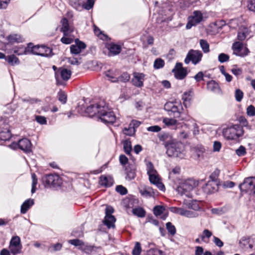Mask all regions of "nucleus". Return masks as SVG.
Instances as JSON below:
<instances>
[{
  "label": "nucleus",
  "mask_w": 255,
  "mask_h": 255,
  "mask_svg": "<svg viewBox=\"0 0 255 255\" xmlns=\"http://www.w3.org/2000/svg\"><path fill=\"white\" fill-rule=\"evenodd\" d=\"M35 120L40 125H46L47 124V120L45 117L41 116H36Z\"/></svg>",
  "instance_id": "obj_62"
},
{
  "label": "nucleus",
  "mask_w": 255,
  "mask_h": 255,
  "mask_svg": "<svg viewBox=\"0 0 255 255\" xmlns=\"http://www.w3.org/2000/svg\"><path fill=\"white\" fill-rule=\"evenodd\" d=\"M166 229L168 233L172 236H174L176 232V230L174 225L171 222H167L166 224Z\"/></svg>",
  "instance_id": "obj_49"
},
{
  "label": "nucleus",
  "mask_w": 255,
  "mask_h": 255,
  "mask_svg": "<svg viewBox=\"0 0 255 255\" xmlns=\"http://www.w3.org/2000/svg\"><path fill=\"white\" fill-rule=\"evenodd\" d=\"M207 87L208 90L213 92H216L219 89L218 84L214 80L208 82L207 84Z\"/></svg>",
  "instance_id": "obj_40"
},
{
  "label": "nucleus",
  "mask_w": 255,
  "mask_h": 255,
  "mask_svg": "<svg viewBox=\"0 0 255 255\" xmlns=\"http://www.w3.org/2000/svg\"><path fill=\"white\" fill-rule=\"evenodd\" d=\"M114 212V209L111 206H107L106 208V216L104 220V224L110 229L115 227V223L116 221L115 217L112 215Z\"/></svg>",
  "instance_id": "obj_10"
},
{
  "label": "nucleus",
  "mask_w": 255,
  "mask_h": 255,
  "mask_svg": "<svg viewBox=\"0 0 255 255\" xmlns=\"http://www.w3.org/2000/svg\"><path fill=\"white\" fill-rule=\"evenodd\" d=\"M58 100L62 104H65L67 102V97L66 93L63 91H60L58 93Z\"/></svg>",
  "instance_id": "obj_46"
},
{
  "label": "nucleus",
  "mask_w": 255,
  "mask_h": 255,
  "mask_svg": "<svg viewBox=\"0 0 255 255\" xmlns=\"http://www.w3.org/2000/svg\"><path fill=\"white\" fill-rule=\"evenodd\" d=\"M184 128L182 131H181L179 133V136L181 138L186 139L188 137L190 132L188 130H186L187 128H185L182 127Z\"/></svg>",
  "instance_id": "obj_61"
},
{
  "label": "nucleus",
  "mask_w": 255,
  "mask_h": 255,
  "mask_svg": "<svg viewBox=\"0 0 255 255\" xmlns=\"http://www.w3.org/2000/svg\"><path fill=\"white\" fill-rule=\"evenodd\" d=\"M62 247V244L60 243H57L50 246L48 249V251L50 252L58 251L61 249Z\"/></svg>",
  "instance_id": "obj_57"
},
{
  "label": "nucleus",
  "mask_w": 255,
  "mask_h": 255,
  "mask_svg": "<svg viewBox=\"0 0 255 255\" xmlns=\"http://www.w3.org/2000/svg\"><path fill=\"white\" fill-rule=\"evenodd\" d=\"M217 186L218 183L217 182L209 181L205 186H203V189L205 193L210 194L217 190Z\"/></svg>",
  "instance_id": "obj_25"
},
{
  "label": "nucleus",
  "mask_w": 255,
  "mask_h": 255,
  "mask_svg": "<svg viewBox=\"0 0 255 255\" xmlns=\"http://www.w3.org/2000/svg\"><path fill=\"white\" fill-rule=\"evenodd\" d=\"M94 4V0H87L86 2L83 0V9L89 10L93 7Z\"/></svg>",
  "instance_id": "obj_54"
},
{
  "label": "nucleus",
  "mask_w": 255,
  "mask_h": 255,
  "mask_svg": "<svg viewBox=\"0 0 255 255\" xmlns=\"http://www.w3.org/2000/svg\"><path fill=\"white\" fill-rule=\"evenodd\" d=\"M123 144L125 152L129 155L132 150L131 141L127 139L123 141Z\"/></svg>",
  "instance_id": "obj_39"
},
{
  "label": "nucleus",
  "mask_w": 255,
  "mask_h": 255,
  "mask_svg": "<svg viewBox=\"0 0 255 255\" xmlns=\"http://www.w3.org/2000/svg\"><path fill=\"white\" fill-rule=\"evenodd\" d=\"M244 130L241 125H234L232 127L225 129L223 131V135L228 139H237L243 135Z\"/></svg>",
  "instance_id": "obj_2"
},
{
  "label": "nucleus",
  "mask_w": 255,
  "mask_h": 255,
  "mask_svg": "<svg viewBox=\"0 0 255 255\" xmlns=\"http://www.w3.org/2000/svg\"><path fill=\"white\" fill-rule=\"evenodd\" d=\"M203 19V14L200 11H194L192 15L188 18V22L186 25L187 29L199 23Z\"/></svg>",
  "instance_id": "obj_12"
},
{
  "label": "nucleus",
  "mask_w": 255,
  "mask_h": 255,
  "mask_svg": "<svg viewBox=\"0 0 255 255\" xmlns=\"http://www.w3.org/2000/svg\"><path fill=\"white\" fill-rule=\"evenodd\" d=\"M235 98L237 101L241 102L244 96L243 92L240 89H237L235 93Z\"/></svg>",
  "instance_id": "obj_56"
},
{
  "label": "nucleus",
  "mask_w": 255,
  "mask_h": 255,
  "mask_svg": "<svg viewBox=\"0 0 255 255\" xmlns=\"http://www.w3.org/2000/svg\"><path fill=\"white\" fill-rule=\"evenodd\" d=\"M106 48L110 52L109 55H116L119 54L121 51V47L120 45L113 43H108L106 45Z\"/></svg>",
  "instance_id": "obj_23"
},
{
  "label": "nucleus",
  "mask_w": 255,
  "mask_h": 255,
  "mask_svg": "<svg viewBox=\"0 0 255 255\" xmlns=\"http://www.w3.org/2000/svg\"><path fill=\"white\" fill-rule=\"evenodd\" d=\"M29 47H30L28 46V44L26 47L22 46L17 48H14L13 49V52L17 55L29 54Z\"/></svg>",
  "instance_id": "obj_35"
},
{
  "label": "nucleus",
  "mask_w": 255,
  "mask_h": 255,
  "mask_svg": "<svg viewBox=\"0 0 255 255\" xmlns=\"http://www.w3.org/2000/svg\"><path fill=\"white\" fill-rule=\"evenodd\" d=\"M255 241V238L252 239L249 237H243L240 241V244L242 247L247 248V246H248L250 249H252L253 247V244L254 243Z\"/></svg>",
  "instance_id": "obj_30"
},
{
  "label": "nucleus",
  "mask_w": 255,
  "mask_h": 255,
  "mask_svg": "<svg viewBox=\"0 0 255 255\" xmlns=\"http://www.w3.org/2000/svg\"><path fill=\"white\" fill-rule=\"evenodd\" d=\"M11 137L10 131L7 129L0 130V139L1 140H8Z\"/></svg>",
  "instance_id": "obj_36"
},
{
  "label": "nucleus",
  "mask_w": 255,
  "mask_h": 255,
  "mask_svg": "<svg viewBox=\"0 0 255 255\" xmlns=\"http://www.w3.org/2000/svg\"><path fill=\"white\" fill-rule=\"evenodd\" d=\"M239 122L241 125V127H246L247 129L251 130L252 129V127L248 124L247 120L244 117H240L239 118Z\"/></svg>",
  "instance_id": "obj_48"
},
{
  "label": "nucleus",
  "mask_w": 255,
  "mask_h": 255,
  "mask_svg": "<svg viewBox=\"0 0 255 255\" xmlns=\"http://www.w3.org/2000/svg\"><path fill=\"white\" fill-rule=\"evenodd\" d=\"M198 185V181L189 178L181 181L176 188V191L180 195H185L188 197H191V192Z\"/></svg>",
  "instance_id": "obj_1"
},
{
  "label": "nucleus",
  "mask_w": 255,
  "mask_h": 255,
  "mask_svg": "<svg viewBox=\"0 0 255 255\" xmlns=\"http://www.w3.org/2000/svg\"><path fill=\"white\" fill-rule=\"evenodd\" d=\"M170 107V109L168 110L170 111L174 114V116L175 118H179L181 114V110H182V107L181 104L175 105L173 103H170L165 105V108Z\"/></svg>",
  "instance_id": "obj_24"
},
{
  "label": "nucleus",
  "mask_w": 255,
  "mask_h": 255,
  "mask_svg": "<svg viewBox=\"0 0 255 255\" xmlns=\"http://www.w3.org/2000/svg\"><path fill=\"white\" fill-rule=\"evenodd\" d=\"M233 54L240 57H245L249 54V49L240 41H237L232 45Z\"/></svg>",
  "instance_id": "obj_9"
},
{
  "label": "nucleus",
  "mask_w": 255,
  "mask_h": 255,
  "mask_svg": "<svg viewBox=\"0 0 255 255\" xmlns=\"http://www.w3.org/2000/svg\"><path fill=\"white\" fill-rule=\"evenodd\" d=\"M203 53L201 51L199 50L190 49L184 60V62L188 64L190 62L195 65L199 63L202 59Z\"/></svg>",
  "instance_id": "obj_5"
},
{
  "label": "nucleus",
  "mask_w": 255,
  "mask_h": 255,
  "mask_svg": "<svg viewBox=\"0 0 255 255\" xmlns=\"http://www.w3.org/2000/svg\"><path fill=\"white\" fill-rule=\"evenodd\" d=\"M98 119L105 124H113L116 120V116L113 111L109 108L105 103V105L102 107V111Z\"/></svg>",
  "instance_id": "obj_3"
},
{
  "label": "nucleus",
  "mask_w": 255,
  "mask_h": 255,
  "mask_svg": "<svg viewBox=\"0 0 255 255\" xmlns=\"http://www.w3.org/2000/svg\"><path fill=\"white\" fill-rule=\"evenodd\" d=\"M181 216L187 218H196L198 216V214L195 212L188 210L183 208Z\"/></svg>",
  "instance_id": "obj_41"
},
{
  "label": "nucleus",
  "mask_w": 255,
  "mask_h": 255,
  "mask_svg": "<svg viewBox=\"0 0 255 255\" xmlns=\"http://www.w3.org/2000/svg\"><path fill=\"white\" fill-rule=\"evenodd\" d=\"M165 208L162 206H156L154 207L153 211L155 216H160V218L165 220L167 217V214L164 213Z\"/></svg>",
  "instance_id": "obj_27"
},
{
  "label": "nucleus",
  "mask_w": 255,
  "mask_h": 255,
  "mask_svg": "<svg viewBox=\"0 0 255 255\" xmlns=\"http://www.w3.org/2000/svg\"><path fill=\"white\" fill-rule=\"evenodd\" d=\"M247 7L249 10L255 11V0H248Z\"/></svg>",
  "instance_id": "obj_63"
},
{
  "label": "nucleus",
  "mask_w": 255,
  "mask_h": 255,
  "mask_svg": "<svg viewBox=\"0 0 255 255\" xmlns=\"http://www.w3.org/2000/svg\"><path fill=\"white\" fill-rule=\"evenodd\" d=\"M163 123L171 129H176L180 127V124L175 119L168 118L163 119Z\"/></svg>",
  "instance_id": "obj_21"
},
{
  "label": "nucleus",
  "mask_w": 255,
  "mask_h": 255,
  "mask_svg": "<svg viewBox=\"0 0 255 255\" xmlns=\"http://www.w3.org/2000/svg\"><path fill=\"white\" fill-rule=\"evenodd\" d=\"M146 166L147 174L148 175L153 173H156V172H157L155 169L153 163L151 161H147L146 163Z\"/></svg>",
  "instance_id": "obj_45"
},
{
  "label": "nucleus",
  "mask_w": 255,
  "mask_h": 255,
  "mask_svg": "<svg viewBox=\"0 0 255 255\" xmlns=\"http://www.w3.org/2000/svg\"><path fill=\"white\" fill-rule=\"evenodd\" d=\"M135 129L129 125L128 128H125L123 130V132L125 134L128 136H131L134 134Z\"/></svg>",
  "instance_id": "obj_53"
},
{
  "label": "nucleus",
  "mask_w": 255,
  "mask_h": 255,
  "mask_svg": "<svg viewBox=\"0 0 255 255\" xmlns=\"http://www.w3.org/2000/svg\"><path fill=\"white\" fill-rule=\"evenodd\" d=\"M14 145H18L19 148L25 152H30L31 150V143L30 141L26 138L20 139L17 143H13Z\"/></svg>",
  "instance_id": "obj_19"
},
{
  "label": "nucleus",
  "mask_w": 255,
  "mask_h": 255,
  "mask_svg": "<svg viewBox=\"0 0 255 255\" xmlns=\"http://www.w3.org/2000/svg\"><path fill=\"white\" fill-rule=\"evenodd\" d=\"M70 4L76 9L81 11L83 9V0H70Z\"/></svg>",
  "instance_id": "obj_34"
},
{
  "label": "nucleus",
  "mask_w": 255,
  "mask_h": 255,
  "mask_svg": "<svg viewBox=\"0 0 255 255\" xmlns=\"http://www.w3.org/2000/svg\"><path fill=\"white\" fill-rule=\"evenodd\" d=\"M125 170L127 173V179L131 180L135 178L136 173L134 169H130L129 167H126Z\"/></svg>",
  "instance_id": "obj_44"
},
{
  "label": "nucleus",
  "mask_w": 255,
  "mask_h": 255,
  "mask_svg": "<svg viewBox=\"0 0 255 255\" xmlns=\"http://www.w3.org/2000/svg\"><path fill=\"white\" fill-rule=\"evenodd\" d=\"M247 114L248 116L252 117L255 115V107L253 105L249 106L247 109Z\"/></svg>",
  "instance_id": "obj_64"
},
{
  "label": "nucleus",
  "mask_w": 255,
  "mask_h": 255,
  "mask_svg": "<svg viewBox=\"0 0 255 255\" xmlns=\"http://www.w3.org/2000/svg\"><path fill=\"white\" fill-rule=\"evenodd\" d=\"M200 47L205 53L210 52V46L207 41L204 39H200L199 41Z\"/></svg>",
  "instance_id": "obj_42"
},
{
  "label": "nucleus",
  "mask_w": 255,
  "mask_h": 255,
  "mask_svg": "<svg viewBox=\"0 0 255 255\" xmlns=\"http://www.w3.org/2000/svg\"><path fill=\"white\" fill-rule=\"evenodd\" d=\"M164 61L161 58H158L155 60L153 67L155 69H160L164 66Z\"/></svg>",
  "instance_id": "obj_47"
},
{
  "label": "nucleus",
  "mask_w": 255,
  "mask_h": 255,
  "mask_svg": "<svg viewBox=\"0 0 255 255\" xmlns=\"http://www.w3.org/2000/svg\"><path fill=\"white\" fill-rule=\"evenodd\" d=\"M182 143L172 142L167 145L166 153L169 156L179 157L181 154Z\"/></svg>",
  "instance_id": "obj_8"
},
{
  "label": "nucleus",
  "mask_w": 255,
  "mask_h": 255,
  "mask_svg": "<svg viewBox=\"0 0 255 255\" xmlns=\"http://www.w3.org/2000/svg\"><path fill=\"white\" fill-rule=\"evenodd\" d=\"M172 72L174 74L175 77L178 80L184 79L187 75L186 68L182 67V64L177 63L176 64L175 68L173 69Z\"/></svg>",
  "instance_id": "obj_15"
},
{
  "label": "nucleus",
  "mask_w": 255,
  "mask_h": 255,
  "mask_svg": "<svg viewBox=\"0 0 255 255\" xmlns=\"http://www.w3.org/2000/svg\"><path fill=\"white\" fill-rule=\"evenodd\" d=\"M118 74L116 70L114 71L112 70H108L105 72V76L108 78L109 81L112 82H117L118 80Z\"/></svg>",
  "instance_id": "obj_33"
},
{
  "label": "nucleus",
  "mask_w": 255,
  "mask_h": 255,
  "mask_svg": "<svg viewBox=\"0 0 255 255\" xmlns=\"http://www.w3.org/2000/svg\"><path fill=\"white\" fill-rule=\"evenodd\" d=\"M99 184L103 186H110L112 185V181L111 179L108 178L105 175H102L100 177Z\"/></svg>",
  "instance_id": "obj_38"
},
{
  "label": "nucleus",
  "mask_w": 255,
  "mask_h": 255,
  "mask_svg": "<svg viewBox=\"0 0 255 255\" xmlns=\"http://www.w3.org/2000/svg\"><path fill=\"white\" fill-rule=\"evenodd\" d=\"M218 60L220 63H224L229 60V56L225 53H221L218 56Z\"/></svg>",
  "instance_id": "obj_58"
},
{
  "label": "nucleus",
  "mask_w": 255,
  "mask_h": 255,
  "mask_svg": "<svg viewBox=\"0 0 255 255\" xmlns=\"http://www.w3.org/2000/svg\"><path fill=\"white\" fill-rule=\"evenodd\" d=\"M22 245L20 239L18 236L13 237L9 243V250L12 255H16L21 253Z\"/></svg>",
  "instance_id": "obj_11"
},
{
  "label": "nucleus",
  "mask_w": 255,
  "mask_h": 255,
  "mask_svg": "<svg viewBox=\"0 0 255 255\" xmlns=\"http://www.w3.org/2000/svg\"><path fill=\"white\" fill-rule=\"evenodd\" d=\"M71 75V72L65 68H59L55 71V77L57 85H65V82L69 80Z\"/></svg>",
  "instance_id": "obj_6"
},
{
  "label": "nucleus",
  "mask_w": 255,
  "mask_h": 255,
  "mask_svg": "<svg viewBox=\"0 0 255 255\" xmlns=\"http://www.w3.org/2000/svg\"><path fill=\"white\" fill-rule=\"evenodd\" d=\"M181 127L185 128H192L193 133L194 135L198 134L199 133V127L194 120L190 121V123L183 124Z\"/></svg>",
  "instance_id": "obj_28"
},
{
  "label": "nucleus",
  "mask_w": 255,
  "mask_h": 255,
  "mask_svg": "<svg viewBox=\"0 0 255 255\" xmlns=\"http://www.w3.org/2000/svg\"><path fill=\"white\" fill-rule=\"evenodd\" d=\"M5 60L11 66L18 65L20 63L19 59L14 54L8 56Z\"/></svg>",
  "instance_id": "obj_37"
},
{
  "label": "nucleus",
  "mask_w": 255,
  "mask_h": 255,
  "mask_svg": "<svg viewBox=\"0 0 255 255\" xmlns=\"http://www.w3.org/2000/svg\"><path fill=\"white\" fill-rule=\"evenodd\" d=\"M61 31L63 33L64 35L68 36L70 33L72 32V30L70 29L68 20L67 19L64 18L61 20Z\"/></svg>",
  "instance_id": "obj_31"
},
{
  "label": "nucleus",
  "mask_w": 255,
  "mask_h": 255,
  "mask_svg": "<svg viewBox=\"0 0 255 255\" xmlns=\"http://www.w3.org/2000/svg\"><path fill=\"white\" fill-rule=\"evenodd\" d=\"M246 148L243 146L241 145L239 148L237 149L236 150V153L239 156H244L246 154Z\"/></svg>",
  "instance_id": "obj_55"
},
{
  "label": "nucleus",
  "mask_w": 255,
  "mask_h": 255,
  "mask_svg": "<svg viewBox=\"0 0 255 255\" xmlns=\"http://www.w3.org/2000/svg\"><path fill=\"white\" fill-rule=\"evenodd\" d=\"M8 44H13L23 42L24 41L23 36L19 34H11L6 37Z\"/></svg>",
  "instance_id": "obj_22"
},
{
  "label": "nucleus",
  "mask_w": 255,
  "mask_h": 255,
  "mask_svg": "<svg viewBox=\"0 0 255 255\" xmlns=\"http://www.w3.org/2000/svg\"><path fill=\"white\" fill-rule=\"evenodd\" d=\"M141 252V247L139 242H136L132 251V255H140Z\"/></svg>",
  "instance_id": "obj_50"
},
{
  "label": "nucleus",
  "mask_w": 255,
  "mask_h": 255,
  "mask_svg": "<svg viewBox=\"0 0 255 255\" xmlns=\"http://www.w3.org/2000/svg\"><path fill=\"white\" fill-rule=\"evenodd\" d=\"M148 177L149 180L151 184L155 185L160 190L165 191V186L161 182V179L157 172L156 173L149 175Z\"/></svg>",
  "instance_id": "obj_16"
},
{
  "label": "nucleus",
  "mask_w": 255,
  "mask_h": 255,
  "mask_svg": "<svg viewBox=\"0 0 255 255\" xmlns=\"http://www.w3.org/2000/svg\"><path fill=\"white\" fill-rule=\"evenodd\" d=\"M132 212L134 215L140 218L145 217L146 214L145 210L141 207L134 208Z\"/></svg>",
  "instance_id": "obj_43"
},
{
  "label": "nucleus",
  "mask_w": 255,
  "mask_h": 255,
  "mask_svg": "<svg viewBox=\"0 0 255 255\" xmlns=\"http://www.w3.org/2000/svg\"><path fill=\"white\" fill-rule=\"evenodd\" d=\"M34 204V201L33 199H28L25 201L21 206V213L22 214H25L28 211V210Z\"/></svg>",
  "instance_id": "obj_32"
},
{
  "label": "nucleus",
  "mask_w": 255,
  "mask_h": 255,
  "mask_svg": "<svg viewBox=\"0 0 255 255\" xmlns=\"http://www.w3.org/2000/svg\"><path fill=\"white\" fill-rule=\"evenodd\" d=\"M147 255H164L163 252L157 249H151L147 252Z\"/></svg>",
  "instance_id": "obj_52"
},
{
  "label": "nucleus",
  "mask_w": 255,
  "mask_h": 255,
  "mask_svg": "<svg viewBox=\"0 0 255 255\" xmlns=\"http://www.w3.org/2000/svg\"><path fill=\"white\" fill-rule=\"evenodd\" d=\"M104 105H105L104 101L91 105L86 108L85 113L90 117H96L98 118Z\"/></svg>",
  "instance_id": "obj_7"
},
{
  "label": "nucleus",
  "mask_w": 255,
  "mask_h": 255,
  "mask_svg": "<svg viewBox=\"0 0 255 255\" xmlns=\"http://www.w3.org/2000/svg\"><path fill=\"white\" fill-rule=\"evenodd\" d=\"M255 187V177H250L244 179L243 183L240 184L239 187L241 191L247 192L252 191Z\"/></svg>",
  "instance_id": "obj_13"
},
{
  "label": "nucleus",
  "mask_w": 255,
  "mask_h": 255,
  "mask_svg": "<svg viewBox=\"0 0 255 255\" xmlns=\"http://www.w3.org/2000/svg\"><path fill=\"white\" fill-rule=\"evenodd\" d=\"M193 96V91L192 89H190L188 91L185 92L182 97V99L183 100V104L185 107L190 105V101Z\"/></svg>",
  "instance_id": "obj_29"
},
{
  "label": "nucleus",
  "mask_w": 255,
  "mask_h": 255,
  "mask_svg": "<svg viewBox=\"0 0 255 255\" xmlns=\"http://www.w3.org/2000/svg\"><path fill=\"white\" fill-rule=\"evenodd\" d=\"M130 75L127 72L123 73L121 76L118 77V82H127L129 81Z\"/></svg>",
  "instance_id": "obj_51"
},
{
  "label": "nucleus",
  "mask_w": 255,
  "mask_h": 255,
  "mask_svg": "<svg viewBox=\"0 0 255 255\" xmlns=\"http://www.w3.org/2000/svg\"><path fill=\"white\" fill-rule=\"evenodd\" d=\"M212 235V233L207 229H205L203 232V235L201 236V238L204 242H206L205 238L209 239Z\"/></svg>",
  "instance_id": "obj_59"
},
{
  "label": "nucleus",
  "mask_w": 255,
  "mask_h": 255,
  "mask_svg": "<svg viewBox=\"0 0 255 255\" xmlns=\"http://www.w3.org/2000/svg\"><path fill=\"white\" fill-rule=\"evenodd\" d=\"M251 30L246 25L245 23L241 24L239 28L238 32L237 39L240 41H243L248 38Z\"/></svg>",
  "instance_id": "obj_17"
},
{
  "label": "nucleus",
  "mask_w": 255,
  "mask_h": 255,
  "mask_svg": "<svg viewBox=\"0 0 255 255\" xmlns=\"http://www.w3.org/2000/svg\"><path fill=\"white\" fill-rule=\"evenodd\" d=\"M43 181L47 186H58L61 184V179L57 175L49 174L43 178Z\"/></svg>",
  "instance_id": "obj_14"
},
{
  "label": "nucleus",
  "mask_w": 255,
  "mask_h": 255,
  "mask_svg": "<svg viewBox=\"0 0 255 255\" xmlns=\"http://www.w3.org/2000/svg\"><path fill=\"white\" fill-rule=\"evenodd\" d=\"M144 76V74L142 73H134L133 77L132 79V83L133 85L138 87H142L143 86Z\"/></svg>",
  "instance_id": "obj_26"
},
{
  "label": "nucleus",
  "mask_w": 255,
  "mask_h": 255,
  "mask_svg": "<svg viewBox=\"0 0 255 255\" xmlns=\"http://www.w3.org/2000/svg\"><path fill=\"white\" fill-rule=\"evenodd\" d=\"M29 54L39 55L43 57H47L50 55L52 49L49 47L44 45H33V43H29Z\"/></svg>",
  "instance_id": "obj_4"
},
{
  "label": "nucleus",
  "mask_w": 255,
  "mask_h": 255,
  "mask_svg": "<svg viewBox=\"0 0 255 255\" xmlns=\"http://www.w3.org/2000/svg\"><path fill=\"white\" fill-rule=\"evenodd\" d=\"M86 47V45L84 42L76 39L75 44L70 46V52L73 54L77 55L80 54Z\"/></svg>",
  "instance_id": "obj_18"
},
{
  "label": "nucleus",
  "mask_w": 255,
  "mask_h": 255,
  "mask_svg": "<svg viewBox=\"0 0 255 255\" xmlns=\"http://www.w3.org/2000/svg\"><path fill=\"white\" fill-rule=\"evenodd\" d=\"M138 190L140 194L145 197H152L155 194L154 190L148 186L141 185L138 188Z\"/></svg>",
  "instance_id": "obj_20"
},
{
  "label": "nucleus",
  "mask_w": 255,
  "mask_h": 255,
  "mask_svg": "<svg viewBox=\"0 0 255 255\" xmlns=\"http://www.w3.org/2000/svg\"><path fill=\"white\" fill-rule=\"evenodd\" d=\"M68 243L76 247L82 246L84 245V242L79 239H73L68 241Z\"/></svg>",
  "instance_id": "obj_60"
}]
</instances>
